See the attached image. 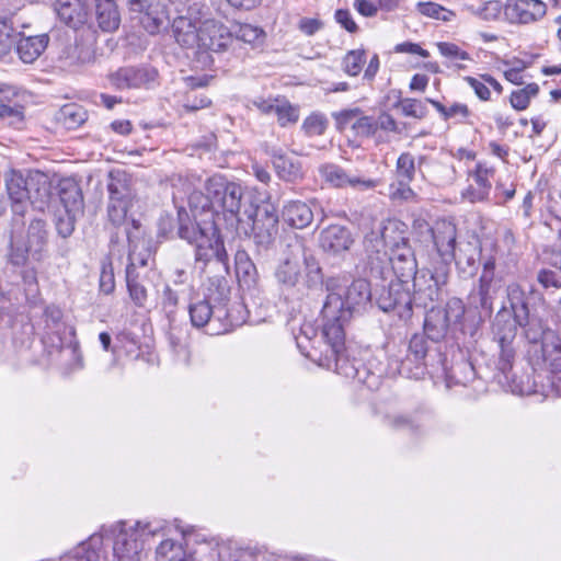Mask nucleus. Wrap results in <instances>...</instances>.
Segmentation results:
<instances>
[{"label": "nucleus", "mask_w": 561, "mask_h": 561, "mask_svg": "<svg viewBox=\"0 0 561 561\" xmlns=\"http://www.w3.org/2000/svg\"><path fill=\"white\" fill-rule=\"evenodd\" d=\"M366 60V51L364 49H354L347 51L343 58V69L352 77L359 75Z\"/></svg>", "instance_id": "13d9d810"}, {"label": "nucleus", "mask_w": 561, "mask_h": 561, "mask_svg": "<svg viewBox=\"0 0 561 561\" xmlns=\"http://www.w3.org/2000/svg\"><path fill=\"white\" fill-rule=\"evenodd\" d=\"M320 171L325 181L336 187H345L347 185L352 187L363 186L365 188L375 187V182L373 180H363L358 176H351L341 167L335 164H327L322 167Z\"/></svg>", "instance_id": "2f4dec72"}, {"label": "nucleus", "mask_w": 561, "mask_h": 561, "mask_svg": "<svg viewBox=\"0 0 561 561\" xmlns=\"http://www.w3.org/2000/svg\"><path fill=\"white\" fill-rule=\"evenodd\" d=\"M42 318L46 336L56 335L57 343L55 345L57 348H62L61 334L65 332L66 325L61 308L54 304L48 305L44 308Z\"/></svg>", "instance_id": "c9c22d12"}, {"label": "nucleus", "mask_w": 561, "mask_h": 561, "mask_svg": "<svg viewBox=\"0 0 561 561\" xmlns=\"http://www.w3.org/2000/svg\"><path fill=\"white\" fill-rule=\"evenodd\" d=\"M275 101L278 102L275 108L277 122L279 126L285 127L288 124H295L299 119V110L294 106L285 96H276Z\"/></svg>", "instance_id": "49530a36"}, {"label": "nucleus", "mask_w": 561, "mask_h": 561, "mask_svg": "<svg viewBox=\"0 0 561 561\" xmlns=\"http://www.w3.org/2000/svg\"><path fill=\"white\" fill-rule=\"evenodd\" d=\"M548 11L542 0H506L504 18L513 25H530L541 21Z\"/></svg>", "instance_id": "2eb2a0df"}, {"label": "nucleus", "mask_w": 561, "mask_h": 561, "mask_svg": "<svg viewBox=\"0 0 561 561\" xmlns=\"http://www.w3.org/2000/svg\"><path fill=\"white\" fill-rule=\"evenodd\" d=\"M179 300L180 299L178 293L167 285L162 293L161 305L170 324L175 321Z\"/></svg>", "instance_id": "052dcab7"}, {"label": "nucleus", "mask_w": 561, "mask_h": 561, "mask_svg": "<svg viewBox=\"0 0 561 561\" xmlns=\"http://www.w3.org/2000/svg\"><path fill=\"white\" fill-rule=\"evenodd\" d=\"M108 201L124 202L133 204L136 197V190L133 185L130 174L121 169H115L108 173L107 182Z\"/></svg>", "instance_id": "bb28decb"}, {"label": "nucleus", "mask_w": 561, "mask_h": 561, "mask_svg": "<svg viewBox=\"0 0 561 561\" xmlns=\"http://www.w3.org/2000/svg\"><path fill=\"white\" fill-rule=\"evenodd\" d=\"M438 51L446 58L449 59H459V60H470V55L462 50L458 45L449 42H439L437 43Z\"/></svg>", "instance_id": "774afa93"}, {"label": "nucleus", "mask_w": 561, "mask_h": 561, "mask_svg": "<svg viewBox=\"0 0 561 561\" xmlns=\"http://www.w3.org/2000/svg\"><path fill=\"white\" fill-rule=\"evenodd\" d=\"M49 43L48 34L22 36L16 42V51L23 62L35 61L46 49Z\"/></svg>", "instance_id": "473e14b6"}, {"label": "nucleus", "mask_w": 561, "mask_h": 561, "mask_svg": "<svg viewBox=\"0 0 561 561\" xmlns=\"http://www.w3.org/2000/svg\"><path fill=\"white\" fill-rule=\"evenodd\" d=\"M401 92L398 91V100L393 104L394 108H400L401 113L407 117H413L417 119H423L426 117L428 111L426 105L417 99L413 98H401Z\"/></svg>", "instance_id": "a18cd8bd"}, {"label": "nucleus", "mask_w": 561, "mask_h": 561, "mask_svg": "<svg viewBox=\"0 0 561 561\" xmlns=\"http://www.w3.org/2000/svg\"><path fill=\"white\" fill-rule=\"evenodd\" d=\"M188 205L192 213L194 214V217H197V213H199L201 215L204 214L207 216L206 220H210V211H213V201L209 198L208 192L205 191L204 193L202 191H193L188 195ZM196 221H198L197 218H195L194 221L192 220L193 224H195Z\"/></svg>", "instance_id": "de8ad7c7"}, {"label": "nucleus", "mask_w": 561, "mask_h": 561, "mask_svg": "<svg viewBox=\"0 0 561 561\" xmlns=\"http://www.w3.org/2000/svg\"><path fill=\"white\" fill-rule=\"evenodd\" d=\"M386 424L394 431L409 432L416 434L423 427L421 414L414 413H397L385 417Z\"/></svg>", "instance_id": "58836bf2"}, {"label": "nucleus", "mask_w": 561, "mask_h": 561, "mask_svg": "<svg viewBox=\"0 0 561 561\" xmlns=\"http://www.w3.org/2000/svg\"><path fill=\"white\" fill-rule=\"evenodd\" d=\"M469 175L473 179L476 186H469L463 193V197L471 203L486 201L492 188L491 180L495 175V168L479 161Z\"/></svg>", "instance_id": "4be33fe9"}, {"label": "nucleus", "mask_w": 561, "mask_h": 561, "mask_svg": "<svg viewBox=\"0 0 561 561\" xmlns=\"http://www.w3.org/2000/svg\"><path fill=\"white\" fill-rule=\"evenodd\" d=\"M126 286L131 301L136 307L142 308L148 300V291L142 283L140 273L137 270L136 257L130 251L126 266Z\"/></svg>", "instance_id": "cd10ccee"}, {"label": "nucleus", "mask_w": 561, "mask_h": 561, "mask_svg": "<svg viewBox=\"0 0 561 561\" xmlns=\"http://www.w3.org/2000/svg\"><path fill=\"white\" fill-rule=\"evenodd\" d=\"M481 254V240L477 236L458 243L453 261H455L457 272L461 278L468 279L476 276L479 271Z\"/></svg>", "instance_id": "f3484780"}, {"label": "nucleus", "mask_w": 561, "mask_h": 561, "mask_svg": "<svg viewBox=\"0 0 561 561\" xmlns=\"http://www.w3.org/2000/svg\"><path fill=\"white\" fill-rule=\"evenodd\" d=\"M154 533L156 530L151 529L149 523L141 524L137 522L136 528L130 533L121 528L114 539V561H139L141 543L138 536L154 535Z\"/></svg>", "instance_id": "4468645a"}, {"label": "nucleus", "mask_w": 561, "mask_h": 561, "mask_svg": "<svg viewBox=\"0 0 561 561\" xmlns=\"http://www.w3.org/2000/svg\"><path fill=\"white\" fill-rule=\"evenodd\" d=\"M416 8L421 14L445 22L450 21L454 15L451 11L435 2H419Z\"/></svg>", "instance_id": "bf43d9fd"}, {"label": "nucleus", "mask_w": 561, "mask_h": 561, "mask_svg": "<svg viewBox=\"0 0 561 561\" xmlns=\"http://www.w3.org/2000/svg\"><path fill=\"white\" fill-rule=\"evenodd\" d=\"M102 545V536L93 534L79 546L73 558L67 557L65 561H100L99 548Z\"/></svg>", "instance_id": "37998d69"}, {"label": "nucleus", "mask_w": 561, "mask_h": 561, "mask_svg": "<svg viewBox=\"0 0 561 561\" xmlns=\"http://www.w3.org/2000/svg\"><path fill=\"white\" fill-rule=\"evenodd\" d=\"M497 293L495 283H488L485 278L479 282L477 294L472 297L478 299L477 308L480 309L479 317H476L466 310V316L479 321V334L481 333V323L484 318H490L493 313V300Z\"/></svg>", "instance_id": "7c9ffc66"}, {"label": "nucleus", "mask_w": 561, "mask_h": 561, "mask_svg": "<svg viewBox=\"0 0 561 561\" xmlns=\"http://www.w3.org/2000/svg\"><path fill=\"white\" fill-rule=\"evenodd\" d=\"M133 204L124 202L107 203V221L114 228H119L127 221V213L131 208Z\"/></svg>", "instance_id": "864d4df0"}, {"label": "nucleus", "mask_w": 561, "mask_h": 561, "mask_svg": "<svg viewBox=\"0 0 561 561\" xmlns=\"http://www.w3.org/2000/svg\"><path fill=\"white\" fill-rule=\"evenodd\" d=\"M5 188L11 205L12 217L24 216L31 204L46 203L50 195V183L45 173L28 171L26 174L10 170L4 176Z\"/></svg>", "instance_id": "423d86ee"}, {"label": "nucleus", "mask_w": 561, "mask_h": 561, "mask_svg": "<svg viewBox=\"0 0 561 561\" xmlns=\"http://www.w3.org/2000/svg\"><path fill=\"white\" fill-rule=\"evenodd\" d=\"M230 286L229 280L224 275H215L208 278L205 298L224 308H230Z\"/></svg>", "instance_id": "e433bc0d"}, {"label": "nucleus", "mask_w": 561, "mask_h": 561, "mask_svg": "<svg viewBox=\"0 0 561 561\" xmlns=\"http://www.w3.org/2000/svg\"><path fill=\"white\" fill-rule=\"evenodd\" d=\"M538 93V84L529 83L523 89L513 91L510 96V103L512 107L517 111L526 110L530 103L531 98H535Z\"/></svg>", "instance_id": "603ef678"}, {"label": "nucleus", "mask_w": 561, "mask_h": 561, "mask_svg": "<svg viewBox=\"0 0 561 561\" xmlns=\"http://www.w3.org/2000/svg\"><path fill=\"white\" fill-rule=\"evenodd\" d=\"M322 285L325 287L327 297L320 311L321 328H327V333H336L340 331L339 325L334 327V322H336V314L343 305L341 293L342 286L340 284V279L333 276L328 277L327 279L323 278L320 286Z\"/></svg>", "instance_id": "6ab92c4d"}, {"label": "nucleus", "mask_w": 561, "mask_h": 561, "mask_svg": "<svg viewBox=\"0 0 561 561\" xmlns=\"http://www.w3.org/2000/svg\"><path fill=\"white\" fill-rule=\"evenodd\" d=\"M501 12L504 13V5L499 0L486 1L476 10V14L484 21L496 20Z\"/></svg>", "instance_id": "0e129e2a"}, {"label": "nucleus", "mask_w": 561, "mask_h": 561, "mask_svg": "<svg viewBox=\"0 0 561 561\" xmlns=\"http://www.w3.org/2000/svg\"><path fill=\"white\" fill-rule=\"evenodd\" d=\"M0 119L7 121L11 126L20 125L24 119L23 107L0 103Z\"/></svg>", "instance_id": "338daca9"}, {"label": "nucleus", "mask_w": 561, "mask_h": 561, "mask_svg": "<svg viewBox=\"0 0 561 561\" xmlns=\"http://www.w3.org/2000/svg\"><path fill=\"white\" fill-rule=\"evenodd\" d=\"M268 154L280 180L296 183L304 178L302 163L298 158L288 156L282 149H272Z\"/></svg>", "instance_id": "a878e982"}, {"label": "nucleus", "mask_w": 561, "mask_h": 561, "mask_svg": "<svg viewBox=\"0 0 561 561\" xmlns=\"http://www.w3.org/2000/svg\"><path fill=\"white\" fill-rule=\"evenodd\" d=\"M159 72L147 65L124 66L107 75L110 84L116 90L150 89L158 83Z\"/></svg>", "instance_id": "9b49d317"}, {"label": "nucleus", "mask_w": 561, "mask_h": 561, "mask_svg": "<svg viewBox=\"0 0 561 561\" xmlns=\"http://www.w3.org/2000/svg\"><path fill=\"white\" fill-rule=\"evenodd\" d=\"M319 243L324 252L335 255L348 251L354 237L346 226L330 225L320 232Z\"/></svg>", "instance_id": "5701e85b"}, {"label": "nucleus", "mask_w": 561, "mask_h": 561, "mask_svg": "<svg viewBox=\"0 0 561 561\" xmlns=\"http://www.w3.org/2000/svg\"><path fill=\"white\" fill-rule=\"evenodd\" d=\"M213 201L210 220L192 222L184 207L178 209L176 236L194 248L195 266L205 272L208 264L218 266L219 271L229 273V255L225 248L224 238L216 224V217L234 226L243 222L244 210L252 204L251 196L241 184L228 180L221 174H214L204 184Z\"/></svg>", "instance_id": "f03ea898"}, {"label": "nucleus", "mask_w": 561, "mask_h": 561, "mask_svg": "<svg viewBox=\"0 0 561 561\" xmlns=\"http://www.w3.org/2000/svg\"><path fill=\"white\" fill-rule=\"evenodd\" d=\"M430 231L436 252L442 260L440 263H438L432 272H436L438 268L446 265L448 280L450 274L449 264L453 261L455 252L458 248L457 227L449 220H440L437 221L435 226L430 229Z\"/></svg>", "instance_id": "f8f14e48"}, {"label": "nucleus", "mask_w": 561, "mask_h": 561, "mask_svg": "<svg viewBox=\"0 0 561 561\" xmlns=\"http://www.w3.org/2000/svg\"><path fill=\"white\" fill-rule=\"evenodd\" d=\"M79 213H70L67 210H58L55 215V229L57 234L62 238H69L76 228Z\"/></svg>", "instance_id": "3c124183"}, {"label": "nucleus", "mask_w": 561, "mask_h": 561, "mask_svg": "<svg viewBox=\"0 0 561 561\" xmlns=\"http://www.w3.org/2000/svg\"><path fill=\"white\" fill-rule=\"evenodd\" d=\"M339 331L327 333V328H321L325 351L319 353L318 364L333 368L339 375L346 378L356 379L363 383L368 382L369 374L363 362L351 356L350 350L345 346V330L339 327Z\"/></svg>", "instance_id": "6e6552de"}, {"label": "nucleus", "mask_w": 561, "mask_h": 561, "mask_svg": "<svg viewBox=\"0 0 561 561\" xmlns=\"http://www.w3.org/2000/svg\"><path fill=\"white\" fill-rule=\"evenodd\" d=\"M416 163L411 152H402L396 162L394 175L396 180L411 181L415 179Z\"/></svg>", "instance_id": "09e8293b"}, {"label": "nucleus", "mask_w": 561, "mask_h": 561, "mask_svg": "<svg viewBox=\"0 0 561 561\" xmlns=\"http://www.w3.org/2000/svg\"><path fill=\"white\" fill-rule=\"evenodd\" d=\"M371 301V287L367 279H354L342 294V308L336 314L334 327H345L352 318L360 313Z\"/></svg>", "instance_id": "9d476101"}, {"label": "nucleus", "mask_w": 561, "mask_h": 561, "mask_svg": "<svg viewBox=\"0 0 561 561\" xmlns=\"http://www.w3.org/2000/svg\"><path fill=\"white\" fill-rule=\"evenodd\" d=\"M540 358L542 365L551 373L561 371V345L554 341H542L540 346Z\"/></svg>", "instance_id": "a19ab883"}, {"label": "nucleus", "mask_w": 561, "mask_h": 561, "mask_svg": "<svg viewBox=\"0 0 561 561\" xmlns=\"http://www.w3.org/2000/svg\"><path fill=\"white\" fill-rule=\"evenodd\" d=\"M99 286L100 290L105 295H110L115 290V276L112 262L102 264Z\"/></svg>", "instance_id": "69168bd1"}, {"label": "nucleus", "mask_w": 561, "mask_h": 561, "mask_svg": "<svg viewBox=\"0 0 561 561\" xmlns=\"http://www.w3.org/2000/svg\"><path fill=\"white\" fill-rule=\"evenodd\" d=\"M450 337L460 350L474 351L480 339L479 321L466 316V305L450 297L445 305L432 306L425 312L423 332L414 333L403 357L391 359L398 374L410 379H422L426 374L439 375L446 369L442 341Z\"/></svg>", "instance_id": "f257e3e1"}, {"label": "nucleus", "mask_w": 561, "mask_h": 561, "mask_svg": "<svg viewBox=\"0 0 561 561\" xmlns=\"http://www.w3.org/2000/svg\"><path fill=\"white\" fill-rule=\"evenodd\" d=\"M57 119L67 129H77L88 119V112L77 103L65 104L60 107Z\"/></svg>", "instance_id": "ea45409f"}, {"label": "nucleus", "mask_w": 561, "mask_h": 561, "mask_svg": "<svg viewBox=\"0 0 561 561\" xmlns=\"http://www.w3.org/2000/svg\"><path fill=\"white\" fill-rule=\"evenodd\" d=\"M187 310L191 324L204 329L209 335L227 333L245 322L247 310L242 302H233L230 308H224L204 297L192 301Z\"/></svg>", "instance_id": "0eeeda50"}, {"label": "nucleus", "mask_w": 561, "mask_h": 561, "mask_svg": "<svg viewBox=\"0 0 561 561\" xmlns=\"http://www.w3.org/2000/svg\"><path fill=\"white\" fill-rule=\"evenodd\" d=\"M328 127V119L322 114H311L302 123L307 136H320Z\"/></svg>", "instance_id": "680f3d73"}, {"label": "nucleus", "mask_w": 561, "mask_h": 561, "mask_svg": "<svg viewBox=\"0 0 561 561\" xmlns=\"http://www.w3.org/2000/svg\"><path fill=\"white\" fill-rule=\"evenodd\" d=\"M95 18L103 32H115L121 24V13L115 0H94Z\"/></svg>", "instance_id": "72a5a7b5"}, {"label": "nucleus", "mask_w": 561, "mask_h": 561, "mask_svg": "<svg viewBox=\"0 0 561 561\" xmlns=\"http://www.w3.org/2000/svg\"><path fill=\"white\" fill-rule=\"evenodd\" d=\"M507 301L497 311L492 322L493 341L499 346L496 370L499 382L506 385L513 393L523 394L524 387L517 382L513 374V365L516 357L514 345L518 325L529 324V319L535 317L529 308V295L518 284L507 286Z\"/></svg>", "instance_id": "7ed1b4c3"}, {"label": "nucleus", "mask_w": 561, "mask_h": 561, "mask_svg": "<svg viewBox=\"0 0 561 561\" xmlns=\"http://www.w3.org/2000/svg\"><path fill=\"white\" fill-rule=\"evenodd\" d=\"M48 231L46 221L41 218L31 220L27 227V244L33 249L34 254L41 252L47 243Z\"/></svg>", "instance_id": "79ce46f5"}, {"label": "nucleus", "mask_w": 561, "mask_h": 561, "mask_svg": "<svg viewBox=\"0 0 561 561\" xmlns=\"http://www.w3.org/2000/svg\"><path fill=\"white\" fill-rule=\"evenodd\" d=\"M201 48L224 51L232 42L228 27L215 21H206L201 26Z\"/></svg>", "instance_id": "393cba45"}, {"label": "nucleus", "mask_w": 561, "mask_h": 561, "mask_svg": "<svg viewBox=\"0 0 561 561\" xmlns=\"http://www.w3.org/2000/svg\"><path fill=\"white\" fill-rule=\"evenodd\" d=\"M390 253L391 275L400 280H412L423 272L417 270V261L411 244L401 247Z\"/></svg>", "instance_id": "b1692460"}, {"label": "nucleus", "mask_w": 561, "mask_h": 561, "mask_svg": "<svg viewBox=\"0 0 561 561\" xmlns=\"http://www.w3.org/2000/svg\"><path fill=\"white\" fill-rule=\"evenodd\" d=\"M273 277L286 298H299L302 288L316 289L323 282V271L316 255L295 240L286 244L277 260Z\"/></svg>", "instance_id": "39448f33"}, {"label": "nucleus", "mask_w": 561, "mask_h": 561, "mask_svg": "<svg viewBox=\"0 0 561 561\" xmlns=\"http://www.w3.org/2000/svg\"><path fill=\"white\" fill-rule=\"evenodd\" d=\"M446 265L436 272H422L412 282L411 291L409 282L390 278L388 285H380L376 302L385 312H394L401 320L412 318L413 309H427L428 305L439 299L443 286L447 285Z\"/></svg>", "instance_id": "20e7f679"}, {"label": "nucleus", "mask_w": 561, "mask_h": 561, "mask_svg": "<svg viewBox=\"0 0 561 561\" xmlns=\"http://www.w3.org/2000/svg\"><path fill=\"white\" fill-rule=\"evenodd\" d=\"M70 51L71 54L66 57V65L69 67L91 64L95 59L94 49L88 45L76 44Z\"/></svg>", "instance_id": "5fc2aeb1"}, {"label": "nucleus", "mask_w": 561, "mask_h": 561, "mask_svg": "<svg viewBox=\"0 0 561 561\" xmlns=\"http://www.w3.org/2000/svg\"><path fill=\"white\" fill-rule=\"evenodd\" d=\"M428 103H431L435 110L442 115L445 121L454 118L456 116H461L462 118H467L470 115L469 107L463 103H454L449 107L445 106L439 101L433 99H426Z\"/></svg>", "instance_id": "4d7b16f0"}, {"label": "nucleus", "mask_w": 561, "mask_h": 561, "mask_svg": "<svg viewBox=\"0 0 561 561\" xmlns=\"http://www.w3.org/2000/svg\"><path fill=\"white\" fill-rule=\"evenodd\" d=\"M176 43L185 49H201V27L197 28L190 20L179 19L173 24Z\"/></svg>", "instance_id": "f704fd0d"}, {"label": "nucleus", "mask_w": 561, "mask_h": 561, "mask_svg": "<svg viewBox=\"0 0 561 561\" xmlns=\"http://www.w3.org/2000/svg\"><path fill=\"white\" fill-rule=\"evenodd\" d=\"M536 279L543 289L561 288V275L557 271L550 268H540L537 272Z\"/></svg>", "instance_id": "e2e57ef3"}, {"label": "nucleus", "mask_w": 561, "mask_h": 561, "mask_svg": "<svg viewBox=\"0 0 561 561\" xmlns=\"http://www.w3.org/2000/svg\"><path fill=\"white\" fill-rule=\"evenodd\" d=\"M364 251H365V272L367 275L375 279L386 282L391 278V260L390 253L375 244L371 239L364 237Z\"/></svg>", "instance_id": "aec40b11"}, {"label": "nucleus", "mask_w": 561, "mask_h": 561, "mask_svg": "<svg viewBox=\"0 0 561 561\" xmlns=\"http://www.w3.org/2000/svg\"><path fill=\"white\" fill-rule=\"evenodd\" d=\"M411 181L396 180L389 186V197L393 202H414L416 193L410 186Z\"/></svg>", "instance_id": "6e6d98bb"}, {"label": "nucleus", "mask_w": 561, "mask_h": 561, "mask_svg": "<svg viewBox=\"0 0 561 561\" xmlns=\"http://www.w3.org/2000/svg\"><path fill=\"white\" fill-rule=\"evenodd\" d=\"M24 226V219L20 217L11 218L4 256L7 262L15 267L25 266L28 261V254L33 250L23 238Z\"/></svg>", "instance_id": "a211bd4d"}, {"label": "nucleus", "mask_w": 561, "mask_h": 561, "mask_svg": "<svg viewBox=\"0 0 561 561\" xmlns=\"http://www.w3.org/2000/svg\"><path fill=\"white\" fill-rule=\"evenodd\" d=\"M244 220L250 225V236L257 247L267 250L274 244L279 226V216L275 206L271 204L259 206L252 203L244 210Z\"/></svg>", "instance_id": "1a4fd4ad"}, {"label": "nucleus", "mask_w": 561, "mask_h": 561, "mask_svg": "<svg viewBox=\"0 0 561 561\" xmlns=\"http://www.w3.org/2000/svg\"><path fill=\"white\" fill-rule=\"evenodd\" d=\"M57 187L64 210L82 214L84 201L79 183L73 179L67 178L61 179Z\"/></svg>", "instance_id": "c85d7f7f"}, {"label": "nucleus", "mask_w": 561, "mask_h": 561, "mask_svg": "<svg viewBox=\"0 0 561 561\" xmlns=\"http://www.w3.org/2000/svg\"><path fill=\"white\" fill-rule=\"evenodd\" d=\"M282 218L288 226L304 229L312 222L313 213L306 202L288 201L283 206Z\"/></svg>", "instance_id": "c756f323"}, {"label": "nucleus", "mask_w": 561, "mask_h": 561, "mask_svg": "<svg viewBox=\"0 0 561 561\" xmlns=\"http://www.w3.org/2000/svg\"><path fill=\"white\" fill-rule=\"evenodd\" d=\"M337 130L343 131L351 128L356 137L373 138L377 135V123L375 117L365 115L359 107L345 108L332 113Z\"/></svg>", "instance_id": "dca6fc26"}, {"label": "nucleus", "mask_w": 561, "mask_h": 561, "mask_svg": "<svg viewBox=\"0 0 561 561\" xmlns=\"http://www.w3.org/2000/svg\"><path fill=\"white\" fill-rule=\"evenodd\" d=\"M236 272L239 282L247 287H252L256 284L257 271L254 263L247 256V254L238 253L236 255Z\"/></svg>", "instance_id": "c03bdc74"}, {"label": "nucleus", "mask_w": 561, "mask_h": 561, "mask_svg": "<svg viewBox=\"0 0 561 561\" xmlns=\"http://www.w3.org/2000/svg\"><path fill=\"white\" fill-rule=\"evenodd\" d=\"M317 335L316 329L310 324L306 323L301 325L299 335H296V343L297 347L300 350V352L308 357L309 359L313 362H318L319 354L316 347H311V350H308V343L311 342L312 337Z\"/></svg>", "instance_id": "8fccbe9b"}, {"label": "nucleus", "mask_w": 561, "mask_h": 561, "mask_svg": "<svg viewBox=\"0 0 561 561\" xmlns=\"http://www.w3.org/2000/svg\"><path fill=\"white\" fill-rule=\"evenodd\" d=\"M94 0H56L54 8L58 19L67 26L79 30L89 21Z\"/></svg>", "instance_id": "412c9836"}, {"label": "nucleus", "mask_w": 561, "mask_h": 561, "mask_svg": "<svg viewBox=\"0 0 561 561\" xmlns=\"http://www.w3.org/2000/svg\"><path fill=\"white\" fill-rule=\"evenodd\" d=\"M439 374L445 376L448 386L451 383L466 386L476 378L474 367L469 360H459L450 367L446 365L445 371Z\"/></svg>", "instance_id": "4c0bfd02"}, {"label": "nucleus", "mask_w": 561, "mask_h": 561, "mask_svg": "<svg viewBox=\"0 0 561 561\" xmlns=\"http://www.w3.org/2000/svg\"><path fill=\"white\" fill-rule=\"evenodd\" d=\"M365 238L389 252L411 244L408 225L397 218L383 220L377 230L366 233Z\"/></svg>", "instance_id": "ddd939ff"}]
</instances>
